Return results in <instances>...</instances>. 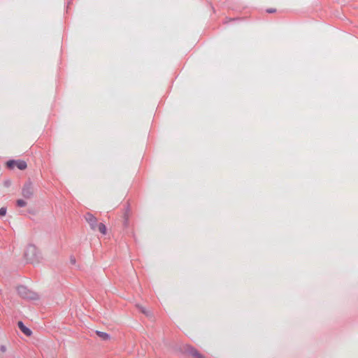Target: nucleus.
Listing matches in <instances>:
<instances>
[{
	"mask_svg": "<svg viewBox=\"0 0 358 358\" xmlns=\"http://www.w3.org/2000/svg\"><path fill=\"white\" fill-rule=\"evenodd\" d=\"M266 12L268 13H273L275 12V9L274 8H268L266 10Z\"/></svg>",
	"mask_w": 358,
	"mask_h": 358,
	"instance_id": "obj_15",
	"label": "nucleus"
},
{
	"mask_svg": "<svg viewBox=\"0 0 358 358\" xmlns=\"http://www.w3.org/2000/svg\"><path fill=\"white\" fill-rule=\"evenodd\" d=\"M17 291L20 296L24 299L37 300L39 298L37 293L23 285L17 287Z\"/></svg>",
	"mask_w": 358,
	"mask_h": 358,
	"instance_id": "obj_1",
	"label": "nucleus"
},
{
	"mask_svg": "<svg viewBox=\"0 0 358 358\" xmlns=\"http://www.w3.org/2000/svg\"><path fill=\"white\" fill-rule=\"evenodd\" d=\"M0 293H1V290L0 289Z\"/></svg>",
	"mask_w": 358,
	"mask_h": 358,
	"instance_id": "obj_17",
	"label": "nucleus"
},
{
	"mask_svg": "<svg viewBox=\"0 0 358 358\" xmlns=\"http://www.w3.org/2000/svg\"><path fill=\"white\" fill-rule=\"evenodd\" d=\"M129 209L127 208L126 213H124V225L127 224L128 219H129Z\"/></svg>",
	"mask_w": 358,
	"mask_h": 358,
	"instance_id": "obj_13",
	"label": "nucleus"
},
{
	"mask_svg": "<svg viewBox=\"0 0 358 358\" xmlns=\"http://www.w3.org/2000/svg\"><path fill=\"white\" fill-rule=\"evenodd\" d=\"M6 211H7L6 208H5V207H1V208H0V217H2V216L6 215Z\"/></svg>",
	"mask_w": 358,
	"mask_h": 358,
	"instance_id": "obj_14",
	"label": "nucleus"
},
{
	"mask_svg": "<svg viewBox=\"0 0 358 358\" xmlns=\"http://www.w3.org/2000/svg\"><path fill=\"white\" fill-rule=\"evenodd\" d=\"M97 228H98L99 231L102 234H106V227L104 224L100 223V224H97Z\"/></svg>",
	"mask_w": 358,
	"mask_h": 358,
	"instance_id": "obj_9",
	"label": "nucleus"
},
{
	"mask_svg": "<svg viewBox=\"0 0 358 358\" xmlns=\"http://www.w3.org/2000/svg\"><path fill=\"white\" fill-rule=\"evenodd\" d=\"M137 308L141 310L143 314L146 315L147 316L150 315V312L147 311L145 308L140 305H137Z\"/></svg>",
	"mask_w": 358,
	"mask_h": 358,
	"instance_id": "obj_12",
	"label": "nucleus"
},
{
	"mask_svg": "<svg viewBox=\"0 0 358 358\" xmlns=\"http://www.w3.org/2000/svg\"><path fill=\"white\" fill-rule=\"evenodd\" d=\"M70 261H71V263L72 264H76V258L73 256L71 257L70 258Z\"/></svg>",
	"mask_w": 358,
	"mask_h": 358,
	"instance_id": "obj_16",
	"label": "nucleus"
},
{
	"mask_svg": "<svg viewBox=\"0 0 358 358\" xmlns=\"http://www.w3.org/2000/svg\"><path fill=\"white\" fill-rule=\"evenodd\" d=\"M96 334L99 337H100L103 341H108L110 338V336L106 332L96 331Z\"/></svg>",
	"mask_w": 358,
	"mask_h": 358,
	"instance_id": "obj_7",
	"label": "nucleus"
},
{
	"mask_svg": "<svg viewBox=\"0 0 358 358\" xmlns=\"http://www.w3.org/2000/svg\"><path fill=\"white\" fill-rule=\"evenodd\" d=\"M17 326L27 336H30L32 334L31 330L27 327L22 321L17 322Z\"/></svg>",
	"mask_w": 358,
	"mask_h": 358,
	"instance_id": "obj_5",
	"label": "nucleus"
},
{
	"mask_svg": "<svg viewBox=\"0 0 358 358\" xmlns=\"http://www.w3.org/2000/svg\"><path fill=\"white\" fill-rule=\"evenodd\" d=\"M184 351L193 358H205L196 349L190 345H185L184 347Z\"/></svg>",
	"mask_w": 358,
	"mask_h": 358,
	"instance_id": "obj_3",
	"label": "nucleus"
},
{
	"mask_svg": "<svg viewBox=\"0 0 358 358\" xmlns=\"http://www.w3.org/2000/svg\"><path fill=\"white\" fill-rule=\"evenodd\" d=\"M22 195L27 199H29L34 196L33 183L30 180H28L24 184L22 189Z\"/></svg>",
	"mask_w": 358,
	"mask_h": 358,
	"instance_id": "obj_2",
	"label": "nucleus"
},
{
	"mask_svg": "<svg viewBox=\"0 0 358 358\" xmlns=\"http://www.w3.org/2000/svg\"><path fill=\"white\" fill-rule=\"evenodd\" d=\"M15 162H16V160H13V159L9 160L7 162L6 165H7L8 168L13 169L14 166H16Z\"/></svg>",
	"mask_w": 358,
	"mask_h": 358,
	"instance_id": "obj_10",
	"label": "nucleus"
},
{
	"mask_svg": "<svg viewBox=\"0 0 358 358\" xmlns=\"http://www.w3.org/2000/svg\"><path fill=\"white\" fill-rule=\"evenodd\" d=\"M15 164L20 170H24L27 166V163L22 160H17Z\"/></svg>",
	"mask_w": 358,
	"mask_h": 358,
	"instance_id": "obj_8",
	"label": "nucleus"
},
{
	"mask_svg": "<svg viewBox=\"0 0 358 358\" xmlns=\"http://www.w3.org/2000/svg\"><path fill=\"white\" fill-rule=\"evenodd\" d=\"M85 219L92 230H96L97 229V219L92 213H87L85 215Z\"/></svg>",
	"mask_w": 358,
	"mask_h": 358,
	"instance_id": "obj_4",
	"label": "nucleus"
},
{
	"mask_svg": "<svg viewBox=\"0 0 358 358\" xmlns=\"http://www.w3.org/2000/svg\"><path fill=\"white\" fill-rule=\"evenodd\" d=\"M17 206L22 208L27 205V202L25 201H24L23 199H18L17 201Z\"/></svg>",
	"mask_w": 358,
	"mask_h": 358,
	"instance_id": "obj_11",
	"label": "nucleus"
},
{
	"mask_svg": "<svg viewBox=\"0 0 358 358\" xmlns=\"http://www.w3.org/2000/svg\"><path fill=\"white\" fill-rule=\"evenodd\" d=\"M36 248L33 245H29L27 249V251H26V253H25V255L27 257L29 256V255H31V256H35L36 255Z\"/></svg>",
	"mask_w": 358,
	"mask_h": 358,
	"instance_id": "obj_6",
	"label": "nucleus"
}]
</instances>
